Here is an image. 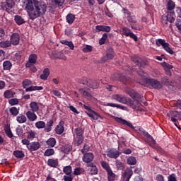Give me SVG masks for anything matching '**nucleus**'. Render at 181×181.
Listing matches in <instances>:
<instances>
[{
	"mask_svg": "<svg viewBox=\"0 0 181 181\" xmlns=\"http://www.w3.org/2000/svg\"><path fill=\"white\" fill-rule=\"evenodd\" d=\"M47 9V6H46V3H45V1L42 0H37V1H35V5L34 6V10L33 11V13H31L30 19L34 21L36 18H39V16L45 15Z\"/></svg>",
	"mask_w": 181,
	"mask_h": 181,
	"instance_id": "obj_1",
	"label": "nucleus"
},
{
	"mask_svg": "<svg viewBox=\"0 0 181 181\" xmlns=\"http://www.w3.org/2000/svg\"><path fill=\"white\" fill-rule=\"evenodd\" d=\"M137 73L144 80H146L147 84L151 86L153 88H162V83H160L159 81L152 78L146 79V74H145L144 70L140 69Z\"/></svg>",
	"mask_w": 181,
	"mask_h": 181,
	"instance_id": "obj_2",
	"label": "nucleus"
},
{
	"mask_svg": "<svg viewBox=\"0 0 181 181\" xmlns=\"http://www.w3.org/2000/svg\"><path fill=\"white\" fill-rule=\"evenodd\" d=\"M37 0H22L23 6L25 8V11L28 13L30 18L32 16L33 10L35 9V5Z\"/></svg>",
	"mask_w": 181,
	"mask_h": 181,
	"instance_id": "obj_3",
	"label": "nucleus"
},
{
	"mask_svg": "<svg viewBox=\"0 0 181 181\" xmlns=\"http://www.w3.org/2000/svg\"><path fill=\"white\" fill-rule=\"evenodd\" d=\"M86 111V114L91 118V119H93L94 121H98V119H103V117L100 115V114L97 113L95 111L91 110V107L90 106L84 105Z\"/></svg>",
	"mask_w": 181,
	"mask_h": 181,
	"instance_id": "obj_4",
	"label": "nucleus"
},
{
	"mask_svg": "<svg viewBox=\"0 0 181 181\" xmlns=\"http://www.w3.org/2000/svg\"><path fill=\"white\" fill-rule=\"evenodd\" d=\"M156 44L157 46H162L163 49L167 52V53H169L170 54H173V49L170 48V45L169 43L166 42L165 40L162 39H158L156 41Z\"/></svg>",
	"mask_w": 181,
	"mask_h": 181,
	"instance_id": "obj_5",
	"label": "nucleus"
},
{
	"mask_svg": "<svg viewBox=\"0 0 181 181\" xmlns=\"http://www.w3.org/2000/svg\"><path fill=\"white\" fill-rule=\"evenodd\" d=\"M170 114L171 121L174 122V125L177 127V128H179V127H177V124L176 123V122L181 121V112L171 111Z\"/></svg>",
	"mask_w": 181,
	"mask_h": 181,
	"instance_id": "obj_6",
	"label": "nucleus"
},
{
	"mask_svg": "<svg viewBox=\"0 0 181 181\" xmlns=\"http://www.w3.org/2000/svg\"><path fill=\"white\" fill-rule=\"evenodd\" d=\"M125 91L127 94H129V95H130V97L134 100V101H137V103L141 101V97L139 96V94H138V93H136V91H135L134 89L127 88Z\"/></svg>",
	"mask_w": 181,
	"mask_h": 181,
	"instance_id": "obj_7",
	"label": "nucleus"
},
{
	"mask_svg": "<svg viewBox=\"0 0 181 181\" xmlns=\"http://www.w3.org/2000/svg\"><path fill=\"white\" fill-rule=\"evenodd\" d=\"M122 35H124V36L131 37L135 42L138 40V37H136V35L131 31V29L128 28L127 27L122 28Z\"/></svg>",
	"mask_w": 181,
	"mask_h": 181,
	"instance_id": "obj_8",
	"label": "nucleus"
},
{
	"mask_svg": "<svg viewBox=\"0 0 181 181\" xmlns=\"http://www.w3.org/2000/svg\"><path fill=\"white\" fill-rule=\"evenodd\" d=\"M119 155H121V152L115 148H112L107 151V156L110 159H117V158H119Z\"/></svg>",
	"mask_w": 181,
	"mask_h": 181,
	"instance_id": "obj_9",
	"label": "nucleus"
},
{
	"mask_svg": "<svg viewBox=\"0 0 181 181\" xmlns=\"http://www.w3.org/2000/svg\"><path fill=\"white\" fill-rule=\"evenodd\" d=\"M37 62V55L32 54L28 57V62L25 64V67H32V66L36 64Z\"/></svg>",
	"mask_w": 181,
	"mask_h": 181,
	"instance_id": "obj_10",
	"label": "nucleus"
},
{
	"mask_svg": "<svg viewBox=\"0 0 181 181\" xmlns=\"http://www.w3.org/2000/svg\"><path fill=\"white\" fill-rule=\"evenodd\" d=\"M82 159L85 163L89 165V163H91V162H93L94 160V154H93V153H85Z\"/></svg>",
	"mask_w": 181,
	"mask_h": 181,
	"instance_id": "obj_11",
	"label": "nucleus"
},
{
	"mask_svg": "<svg viewBox=\"0 0 181 181\" xmlns=\"http://www.w3.org/2000/svg\"><path fill=\"white\" fill-rule=\"evenodd\" d=\"M132 175H134L132 169H131L130 168H127L122 175L123 181H129V179H131Z\"/></svg>",
	"mask_w": 181,
	"mask_h": 181,
	"instance_id": "obj_12",
	"label": "nucleus"
},
{
	"mask_svg": "<svg viewBox=\"0 0 181 181\" xmlns=\"http://www.w3.org/2000/svg\"><path fill=\"white\" fill-rule=\"evenodd\" d=\"M28 149L30 151V152L38 151V149H40V143H39V141H33L30 143V145H28Z\"/></svg>",
	"mask_w": 181,
	"mask_h": 181,
	"instance_id": "obj_13",
	"label": "nucleus"
},
{
	"mask_svg": "<svg viewBox=\"0 0 181 181\" xmlns=\"http://www.w3.org/2000/svg\"><path fill=\"white\" fill-rule=\"evenodd\" d=\"M115 121L119 122V124H122L123 125H127L129 128H132V129H135V127L132 125V123L121 118V117H115Z\"/></svg>",
	"mask_w": 181,
	"mask_h": 181,
	"instance_id": "obj_14",
	"label": "nucleus"
},
{
	"mask_svg": "<svg viewBox=\"0 0 181 181\" xmlns=\"http://www.w3.org/2000/svg\"><path fill=\"white\" fill-rule=\"evenodd\" d=\"M35 112H33L32 110H28L25 115L28 119V121H31L32 122L36 121L37 119V115H36Z\"/></svg>",
	"mask_w": 181,
	"mask_h": 181,
	"instance_id": "obj_15",
	"label": "nucleus"
},
{
	"mask_svg": "<svg viewBox=\"0 0 181 181\" xmlns=\"http://www.w3.org/2000/svg\"><path fill=\"white\" fill-rule=\"evenodd\" d=\"M19 40H21V37L19 35L18 33H13L11 37L10 43L14 46H17V45H19Z\"/></svg>",
	"mask_w": 181,
	"mask_h": 181,
	"instance_id": "obj_16",
	"label": "nucleus"
},
{
	"mask_svg": "<svg viewBox=\"0 0 181 181\" xmlns=\"http://www.w3.org/2000/svg\"><path fill=\"white\" fill-rule=\"evenodd\" d=\"M83 84H86L90 88H98L100 83L97 81L89 79L87 82L83 83Z\"/></svg>",
	"mask_w": 181,
	"mask_h": 181,
	"instance_id": "obj_17",
	"label": "nucleus"
},
{
	"mask_svg": "<svg viewBox=\"0 0 181 181\" xmlns=\"http://www.w3.org/2000/svg\"><path fill=\"white\" fill-rule=\"evenodd\" d=\"M112 100H115L117 103H122V104H125V103H127V98L122 95H112Z\"/></svg>",
	"mask_w": 181,
	"mask_h": 181,
	"instance_id": "obj_18",
	"label": "nucleus"
},
{
	"mask_svg": "<svg viewBox=\"0 0 181 181\" xmlns=\"http://www.w3.org/2000/svg\"><path fill=\"white\" fill-rule=\"evenodd\" d=\"M95 29L97 32H111V27L108 25H96Z\"/></svg>",
	"mask_w": 181,
	"mask_h": 181,
	"instance_id": "obj_19",
	"label": "nucleus"
},
{
	"mask_svg": "<svg viewBox=\"0 0 181 181\" xmlns=\"http://www.w3.org/2000/svg\"><path fill=\"white\" fill-rule=\"evenodd\" d=\"M87 167L90 168V175H97L98 173V168H97V165H95L93 163L87 164Z\"/></svg>",
	"mask_w": 181,
	"mask_h": 181,
	"instance_id": "obj_20",
	"label": "nucleus"
},
{
	"mask_svg": "<svg viewBox=\"0 0 181 181\" xmlns=\"http://www.w3.org/2000/svg\"><path fill=\"white\" fill-rule=\"evenodd\" d=\"M125 15H127V19L130 23H136L137 21L135 16H131V13L128 11H124Z\"/></svg>",
	"mask_w": 181,
	"mask_h": 181,
	"instance_id": "obj_21",
	"label": "nucleus"
},
{
	"mask_svg": "<svg viewBox=\"0 0 181 181\" xmlns=\"http://www.w3.org/2000/svg\"><path fill=\"white\" fill-rule=\"evenodd\" d=\"M165 18L168 22L173 23V22H175V18H176V16L175 15V12L170 11L168 13L167 16Z\"/></svg>",
	"mask_w": 181,
	"mask_h": 181,
	"instance_id": "obj_22",
	"label": "nucleus"
},
{
	"mask_svg": "<svg viewBox=\"0 0 181 181\" xmlns=\"http://www.w3.org/2000/svg\"><path fill=\"white\" fill-rule=\"evenodd\" d=\"M47 165L50 166V168H57L59 165V160L49 158L47 160Z\"/></svg>",
	"mask_w": 181,
	"mask_h": 181,
	"instance_id": "obj_23",
	"label": "nucleus"
},
{
	"mask_svg": "<svg viewBox=\"0 0 181 181\" xmlns=\"http://www.w3.org/2000/svg\"><path fill=\"white\" fill-rule=\"evenodd\" d=\"M74 145H76V146H78L81 144H83V141H84V136H76V134H74Z\"/></svg>",
	"mask_w": 181,
	"mask_h": 181,
	"instance_id": "obj_24",
	"label": "nucleus"
},
{
	"mask_svg": "<svg viewBox=\"0 0 181 181\" xmlns=\"http://www.w3.org/2000/svg\"><path fill=\"white\" fill-rule=\"evenodd\" d=\"M30 108L33 112H37V111H39V103L37 102H31L30 103Z\"/></svg>",
	"mask_w": 181,
	"mask_h": 181,
	"instance_id": "obj_25",
	"label": "nucleus"
},
{
	"mask_svg": "<svg viewBox=\"0 0 181 181\" xmlns=\"http://www.w3.org/2000/svg\"><path fill=\"white\" fill-rule=\"evenodd\" d=\"M16 121L18 124H25L28 119H26V116L23 114H20L18 116L16 117Z\"/></svg>",
	"mask_w": 181,
	"mask_h": 181,
	"instance_id": "obj_26",
	"label": "nucleus"
},
{
	"mask_svg": "<svg viewBox=\"0 0 181 181\" xmlns=\"http://www.w3.org/2000/svg\"><path fill=\"white\" fill-rule=\"evenodd\" d=\"M60 43H62V45H65V46H68L71 50H74V44H73V42L62 40L60 41Z\"/></svg>",
	"mask_w": 181,
	"mask_h": 181,
	"instance_id": "obj_27",
	"label": "nucleus"
},
{
	"mask_svg": "<svg viewBox=\"0 0 181 181\" xmlns=\"http://www.w3.org/2000/svg\"><path fill=\"white\" fill-rule=\"evenodd\" d=\"M50 75V70L48 68L44 69L42 74L40 75L41 80H47V77Z\"/></svg>",
	"mask_w": 181,
	"mask_h": 181,
	"instance_id": "obj_28",
	"label": "nucleus"
},
{
	"mask_svg": "<svg viewBox=\"0 0 181 181\" xmlns=\"http://www.w3.org/2000/svg\"><path fill=\"white\" fill-rule=\"evenodd\" d=\"M40 90H43V86H30L28 88L25 89V91L28 93L29 91H39Z\"/></svg>",
	"mask_w": 181,
	"mask_h": 181,
	"instance_id": "obj_29",
	"label": "nucleus"
},
{
	"mask_svg": "<svg viewBox=\"0 0 181 181\" xmlns=\"http://www.w3.org/2000/svg\"><path fill=\"white\" fill-rule=\"evenodd\" d=\"M14 21L18 25H23V23H25V19H23L21 16H15Z\"/></svg>",
	"mask_w": 181,
	"mask_h": 181,
	"instance_id": "obj_30",
	"label": "nucleus"
},
{
	"mask_svg": "<svg viewBox=\"0 0 181 181\" xmlns=\"http://www.w3.org/2000/svg\"><path fill=\"white\" fill-rule=\"evenodd\" d=\"M4 70H10L12 69V62L11 61H4L3 63Z\"/></svg>",
	"mask_w": 181,
	"mask_h": 181,
	"instance_id": "obj_31",
	"label": "nucleus"
},
{
	"mask_svg": "<svg viewBox=\"0 0 181 181\" xmlns=\"http://www.w3.org/2000/svg\"><path fill=\"white\" fill-rule=\"evenodd\" d=\"M15 95V92L11 90H7L4 92V96L5 98H12Z\"/></svg>",
	"mask_w": 181,
	"mask_h": 181,
	"instance_id": "obj_32",
	"label": "nucleus"
},
{
	"mask_svg": "<svg viewBox=\"0 0 181 181\" xmlns=\"http://www.w3.org/2000/svg\"><path fill=\"white\" fill-rule=\"evenodd\" d=\"M55 132L56 134H57V135H62V134L64 132V127H63V125L59 124L55 128Z\"/></svg>",
	"mask_w": 181,
	"mask_h": 181,
	"instance_id": "obj_33",
	"label": "nucleus"
},
{
	"mask_svg": "<svg viewBox=\"0 0 181 181\" xmlns=\"http://www.w3.org/2000/svg\"><path fill=\"white\" fill-rule=\"evenodd\" d=\"M107 180L108 181H114L115 180V173H114V172H112V170H110L109 171L107 172Z\"/></svg>",
	"mask_w": 181,
	"mask_h": 181,
	"instance_id": "obj_34",
	"label": "nucleus"
},
{
	"mask_svg": "<svg viewBox=\"0 0 181 181\" xmlns=\"http://www.w3.org/2000/svg\"><path fill=\"white\" fill-rule=\"evenodd\" d=\"M112 59H114V52L112 49L111 50L110 53H107L106 56L103 57V62H107V60H112Z\"/></svg>",
	"mask_w": 181,
	"mask_h": 181,
	"instance_id": "obj_35",
	"label": "nucleus"
},
{
	"mask_svg": "<svg viewBox=\"0 0 181 181\" xmlns=\"http://www.w3.org/2000/svg\"><path fill=\"white\" fill-rule=\"evenodd\" d=\"M46 127V122L43 121H38L35 122V127L37 129H43V128H45Z\"/></svg>",
	"mask_w": 181,
	"mask_h": 181,
	"instance_id": "obj_36",
	"label": "nucleus"
},
{
	"mask_svg": "<svg viewBox=\"0 0 181 181\" xmlns=\"http://www.w3.org/2000/svg\"><path fill=\"white\" fill-rule=\"evenodd\" d=\"M13 155L14 156H16V158H18V159L25 157V153L22 151H13Z\"/></svg>",
	"mask_w": 181,
	"mask_h": 181,
	"instance_id": "obj_37",
	"label": "nucleus"
},
{
	"mask_svg": "<svg viewBox=\"0 0 181 181\" xmlns=\"http://www.w3.org/2000/svg\"><path fill=\"white\" fill-rule=\"evenodd\" d=\"M74 19H76V16L74 14L70 13L66 16V22H68L69 25H71V23L74 22Z\"/></svg>",
	"mask_w": 181,
	"mask_h": 181,
	"instance_id": "obj_38",
	"label": "nucleus"
},
{
	"mask_svg": "<svg viewBox=\"0 0 181 181\" xmlns=\"http://www.w3.org/2000/svg\"><path fill=\"white\" fill-rule=\"evenodd\" d=\"M47 145H48V146H49L50 148H54V145H56V139L49 138L47 141Z\"/></svg>",
	"mask_w": 181,
	"mask_h": 181,
	"instance_id": "obj_39",
	"label": "nucleus"
},
{
	"mask_svg": "<svg viewBox=\"0 0 181 181\" xmlns=\"http://www.w3.org/2000/svg\"><path fill=\"white\" fill-rule=\"evenodd\" d=\"M11 41H2L0 42V47L2 49H6V47H11Z\"/></svg>",
	"mask_w": 181,
	"mask_h": 181,
	"instance_id": "obj_40",
	"label": "nucleus"
},
{
	"mask_svg": "<svg viewBox=\"0 0 181 181\" xmlns=\"http://www.w3.org/2000/svg\"><path fill=\"white\" fill-rule=\"evenodd\" d=\"M107 107H116V108H121V110H127V107H125V106L118 105V104H115V103H107Z\"/></svg>",
	"mask_w": 181,
	"mask_h": 181,
	"instance_id": "obj_41",
	"label": "nucleus"
},
{
	"mask_svg": "<svg viewBox=\"0 0 181 181\" xmlns=\"http://www.w3.org/2000/svg\"><path fill=\"white\" fill-rule=\"evenodd\" d=\"M28 139H35L36 138V132L33 130H30L27 132Z\"/></svg>",
	"mask_w": 181,
	"mask_h": 181,
	"instance_id": "obj_42",
	"label": "nucleus"
},
{
	"mask_svg": "<svg viewBox=\"0 0 181 181\" xmlns=\"http://www.w3.org/2000/svg\"><path fill=\"white\" fill-rule=\"evenodd\" d=\"M175 2L172 0H169L167 3V9L168 11H173L175 9Z\"/></svg>",
	"mask_w": 181,
	"mask_h": 181,
	"instance_id": "obj_43",
	"label": "nucleus"
},
{
	"mask_svg": "<svg viewBox=\"0 0 181 181\" xmlns=\"http://www.w3.org/2000/svg\"><path fill=\"white\" fill-rule=\"evenodd\" d=\"M32 81L29 79H25L23 81V88L27 89L28 88L32 86Z\"/></svg>",
	"mask_w": 181,
	"mask_h": 181,
	"instance_id": "obj_44",
	"label": "nucleus"
},
{
	"mask_svg": "<svg viewBox=\"0 0 181 181\" xmlns=\"http://www.w3.org/2000/svg\"><path fill=\"white\" fill-rule=\"evenodd\" d=\"M54 154V149L47 148L44 153V156H52V155Z\"/></svg>",
	"mask_w": 181,
	"mask_h": 181,
	"instance_id": "obj_45",
	"label": "nucleus"
},
{
	"mask_svg": "<svg viewBox=\"0 0 181 181\" xmlns=\"http://www.w3.org/2000/svg\"><path fill=\"white\" fill-rule=\"evenodd\" d=\"M128 165H136V158L133 156H130L127 158Z\"/></svg>",
	"mask_w": 181,
	"mask_h": 181,
	"instance_id": "obj_46",
	"label": "nucleus"
},
{
	"mask_svg": "<svg viewBox=\"0 0 181 181\" xmlns=\"http://www.w3.org/2000/svg\"><path fill=\"white\" fill-rule=\"evenodd\" d=\"M107 37H108V35L107 33H104L103 35V37L99 40V44L100 45V46H102V45H104L105 43Z\"/></svg>",
	"mask_w": 181,
	"mask_h": 181,
	"instance_id": "obj_47",
	"label": "nucleus"
},
{
	"mask_svg": "<svg viewBox=\"0 0 181 181\" xmlns=\"http://www.w3.org/2000/svg\"><path fill=\"white\" fill-rule=\"evenodd\" d=\"M10 112L11 115H13V117H16V115L19 114V109L16 108V107H12L10 109Z\"/></svg>",
	"mask_w": 181,
	"mask_h": 181,
	"instance_id": "obj_48",
	"label": "nucleus"
},
{
	"mask_svg": "<svg viewBox=\"0 0 181 181\" xmlns=\"http://www.w3.org/2000/svg\"><path fill=\"white\" fill-rule=\"evenodd\" d=\"M1 6L3 9H6V11H8V9H12L13 8L12 4L8 2L2 3Z\"/></svg>",
	"mask_w": 181,
	"mask_h": 181,
	"instance_id": "obj_49",
	"label": "nucleus"
},
{
	"mask_svg": "<svg viewBox=\"0 0 181 181\" xmlns=\"http://www.w3.org/2000/svg\"><path fill=\"white\" fill-rule=\"evenodd\" d=\"M145 136H147L148 140L149 141L151 145H155L156 144V141H155V139H153L151 136L149 135L148 132L144 133Z\"/></svg>",
	"mask_w": 181,
	"mask_h": 181,
	"instance_id": "obj_50",
	"label": "nucleus"
},
{
	"mask_svg": "<svg viewBox=\"0 0 181 181\" xmlns=\"http://www.w3.org/2000/svg\"><path fill=\"white\" fill-rule=\"evenodd\" d=\"M101 166L102 168H103V169H105L107 172H109L110 170H111V168H110V165L105 161L101 162Z\"/></svg>",
	"mask_w": 181,
	"mask_h": 181,
	"instance_id": "obj_51",
	"label": "nucleus"
},
{
	"mask_svg": "<svg viewBox=\"0 0 181 181\" xmlns=\"http://www.w3.org/2000/svg\"><path fill=\"white\" fill-rule=\"evenodd\" d=\"M83 133H84V132L83 131V129H81V128H76L75 129L76 136H83Z\"/></svg>",
	"mask_w": 181,
	"mask_h": 181,
	"instance_id": "obj_52",
	"label": "nucleus"
},
{
	"mask_svg": "<svg viewBox=\"0 0 181 181\" xmlns=\"http://www.w3.org/2000/svg\"><path fill=\"white\" fill-rule=\"evenodd\" d=\"M64 173L67 175H70L71 173V166L68 165V166L64 167Z\"/></svg>",
	"mask_w": 181,
	"mask_h": 181,
	"instance_id": "obj_53",
	"label": "nucleus"
},
{
	"mask_svg": "<svg viewBox=\"0 0 181 181\" xmlns=\"http://www.w3.org/2000/svg\"><path fill=\"white\" fill-rule=\"evenodd\" d=\"M8 104H10V105H18V104H19V100L16 98L10 99Z\"/></svg>",
	"mask_w": 181,
	"mask_h": 181,
	"instance_id": "obj_54",
	"label": "nucleus"
},
{
	"mask_svg": "<svg viewBox=\"0 0 181 181\" xmlns=\"http://www.w3.org/2000/svg\"><path fill=\"white\" fill-rule=\"evenodd\" d=\"M16 132L18 136H22V135H23V129L21 127V126H18L16 129Z\"/></svg>",
	"mask_w": 181,
	"mask_h": 181,
	"instance_id": "obj_55",
	"label": "nucleus"
},
{
	"mask_svg": "<svg viewBox=\"0 0 181 181\" xmlns=\"http://www.w3.org/2000/svg\"><path fill=\"white\" fill-rule=\"evenodd\" d=\"M116 167L119 170H122L124 169V163H122L121 161L117 160H116Z\"/></svg>",
	"mask_w": 181,
	"mask_h": 181,
	"instance_id": "obj_56",
	"label": "nucleus"
},
{
	"mask_svg": "<svg viewBox=\"0 0 181 181\" xmlns=\"http://www.w3.org/2000/svg\"><path fill=\"white\" fill-rule=\"evenodd\" d=\"M71 149H73V147L71 146V145H66L64 147L63 151L64 152V153H69V152H70Z\"/></svg>",
	"mask_w": 181,
	"mask_h": 181,
	"instance_id": "obj_57",
	"label": "nucleus"
},
{
	"mask_svg": "<svg viewBox=\"0 0 181 181\" xmlns=\"http://www.w3.org/2000/svg\"><path fill=\"white\" fill-rule=\"evenodd\" d=\"M74 173L76 176H78V175H81V173H83V168H75Z\"/></svg>",
	"mask_w": 181,
	"mask_h": 181,
	"instance_id": "obj_58",
	"label": "nucleus"
},
{
	"mask_svg": "<svg viewBox=\"0 0 181 181\" xmlns=\"http://www.w3.org/2000/svg\"><path fill=\"white\" fill-rule=\"evenodd\" d=\"M91 50H93V47L90 45H86L83 48V52H84V53H88V52H91Z\"/></svg>",
	"mask_w": 181,
	"mask_h": 181,
	"instance_id": "obj_59",
	"label": "nucleus"
},
{
	"mask_svg": "<svg viewBox=\"0 0 181 181\" xmlns=\"http://www.w3.org/2000/svg\"><path fill=\"white\" fill-rule=\"evenodd\" d=\"M5 132L7 136H8V138H12L13 136V135L12 134V132L11 131V129H9V128H6Z\"/></svg>",
	"mask_w": 181,
	"mask_h": 181,
	"instance_id": "obj_60",
	"label": "nucleus"
},
{
	"mask_svg": "<svg viewBox=\"0 0 181 181\" xmlns=\"http://www.w3.org/2000/svg\"><path fill=\"white\" fill-rule=\"evenodd\" d=\"M23 145H26L27 148L28 149V145H30V141H29V139H24L22 140Z\"/></svg>",
	"mask_w": 181,
	"mask_h": 181,
	"instance_id": "obj_61",
	"label": "nucleus"
},
{
	"mask_svg": "<svg viewBox=\"0 0 181 181\" xmlns=\"http://www.w3.org/2000/svg\"><path fill=\"white\" fill-rule=\"evenodd\" d=\"M64 181H73V176H71V175H64Z\"/></svg>",
	"mask_w": 181,
	"mask_h": 181,
	"instance_id": "obj_62",
	"label": "nucleus"
},
{
	"mask_svg": "<svg viewBox=\"0 0 181 181\" xmlns=\"http://www.w3.org/2000/svg\"><path fill=\"white\" fill-rule=\"evenodd\" d=\"M156 180L158 181H165V177H163V175L158 174L156 175Z\"/></svg>",
	"mask_w": 181,
	"mask_h": 181,
	"instance_id": "obj_63",
	"label": "nucleus"
},
{
	"mask_svg": "<svg viewBox=\"0 0 181 181\" xmlns=\"http://www.w3.org/2000/svg\"><path fill=\"white\" fill-rule=\"evenodd\" d=\"M175 26H177L179 30H181V20L178 19L175 22Z\"/></svg>",
	"mask_w": 181,
	"mask_h": 181,
	"instance_id": "obj_64",
	"label": "nucleus"
}]
</instances>
